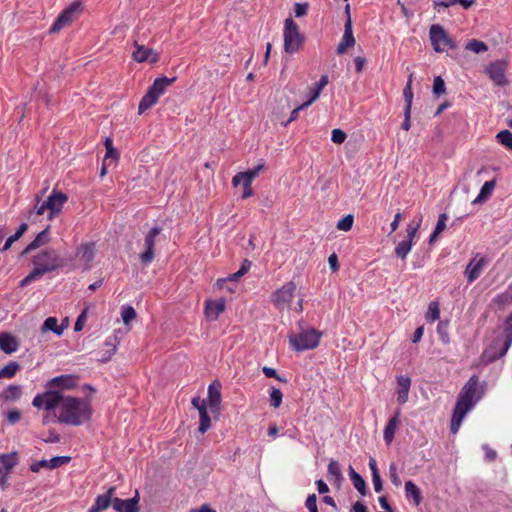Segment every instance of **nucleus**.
I'll return each instance as SVG.
<instances>
[{
    "mask_svg": "<svg viewBox=\"0 0 512 512\" xmlns=\"http://www.w3.org/2000/svg\"><path fill=\"white\" fill-rule=\"evenodd\" d=\"M32 405L46 411H52L60 406L58 422L71 426H80L89 421L92 416V407L87 399L64 396L56 390H47L37 394Z\"/></svg>",
    "mask_w": 512,
    "mask_h": 512,
    "instance_id": "obj_1",
    "label": "nucleus"
},
{
    "mask_svg": "<svg viewBox=\"0 0 512 512\" xmlns=\"http://www.w3.org/2000/svg\"><path fill=\"white\" fill-rule=\"evenodd\" d=\"M34 270L41 278L44 274L50 273L62 266L59 254L53 248H47L35 255L32 259Z\"/></svg>",
    "mask_w": 512,
    "mask_h": 512,
    "instance_id": "obj_2",
    "label": "nucleus"
},
{
    "mask_svg": "<svg viewBox=\"0 0 512 512\" xmlns=\"http://www.w3.org/2000/svg\"><path fill=\"white\" fill-rule=\"evenodd\" d=\"M284 49L289 54L296 53L303 45L304 36L300 33L296 22L290 17L284 25Z\"/></svg>",
    "mask_w": 512,
    "mask_h": 512,
    "instance_id": "obj_3",
    "label": "nucleus"
},
{
    "mask_svg": "<svg viewBox=\"0 0 512 512\" xmlns=\"http://www.w3.org/2000/svg\"><path fill=\"white\" fill-rule=\"evenodd\" d=\"M321 333L315 329L302 331L289 337V343L294 350L302 352L318 346Z\"/></svg>",
    "mask_w": 512,
    "mask_h": 512,
    "instance_id": "obj_4",
    "label": "nucleus"
},
{
    "mask_svg": "<svg viewBox=\"0 0 512 512\" xmlns=\"http://www.w3.org/2000/svg\"><path fill=\"white\" fill-rule=\"evenodd\" d=\"M82 4L80 1L72 2L67 8H65L59 16L56 18L55 22L49 29L50 34H55L70 25L81 13Z\"/></svg>",
    "mask_w": 512,
    "mask_h": 512,
    "instance_id": "obj_5",
    "label": "nucleus"
},
{
    "mask_svg": "<svg viewBox=\"0 0 512 512\" xmlns=\"http://www.w3.org/2000/svg\"><path fill=\"white\" fill-rule=\"evenodd\" d=\"M431 44L436 52H443L445 47L455 48V41L448 35L445 29L439 24L431 25L429 29Z\"/></svg>",
    "mask_w": 512,
    "mask_h": 512,
    "instance_id": "obj_6",
    "label": "nucleus"
},
{
    "mask_svg": "<svg viewBox=\"0 0 512 512\" xmlns=\"http://www.w3.org/2000/svg\"><path fill=\"white\" fill-rule=\"evenodd\" d=\"M512 345V321L508 317L506 319V328L504 331V338L497 339L493 342L490 349H497V352L493 355H489V351H486V355L489 361H495L497 358L504 356Z\"/></svg>",
    "mask_w": 512,
    "mask_h": 512,
    "instance_id": "obj_7",
    "label": "nucleus"
},
{
    "mask_svg": "<svg viewBox=\"0 0 512 512\" xmlns=\"http://www.w3.org/2000/svg\"><path fill=\"white\" fill-rule=\"evenodd\" d=\"M162 229L159 226H154L145 235L144 248L145 250L139 254L141 264L146 267L150 265L155 257V242L156 237L160 235Z\"/></svg>",
    "mask_w": 512,
    "mask_h": 512,
    "instance_id": "obj_8",
    "label": "nucleus"
},
{
    "mask_svg": "<svg viewBox=\"0 0 512 512\" xmlns=\"http://www.w3.org/2000/svg\"><path fill=\"white\" fill-rule=\"evenodd\" d=\"M67 201V194L57 189H53L45 200V207L48 208V219L52 220L56 215H58Z\"/></svg>",
    "mask_w": 512,
    "mask_h": 512,
    "instance_id": "obj_9",
    "label": "nucleus"
},
{
    "mask_svg": "<svg viewBox=\"0 0 512 512\" xmlns=\"http://www.w3.org/2000/svg\"><path fill=\"white\" fill-rule=\"evenodd\" d=\"M478 256L479 253H477L473 258L470 259L464 271V274L467 278V282L469 284L475 282L489 264V259L487 257L483 256L477 259Z\"/></svg>",
    "mask_w": 512,
    "mask_h": 512,
    "instance_id": "obj_10",
    "label": "nucleus"
},
{
    "mask_svg": "<svg viewBox=\"0 0 512 512\" xmlns=\"http://www.w3.org/2000/svg\"><path fill=\"white\" fill-rule=\"evenodd\" d=\"M295 289L296 285L292 281L284 284L272 294V302L278 309H284L291 302Z\"/></svg>",
    "mask_w": 512,
    "mask_h": 512,
    "instance_id": "obj_11",
    "label": "nucleus"
},
{
    "mask_svg": "<svg viewBox=\"0 0 512 512\" xmlns=\"http://www.w3.org/2000/svg\"><path fill=\"white\" fill-rule=\"evenodd\" d=\"M345 11L348 15L347 20L344 25V34L342 40L338 44L336 48V53L338 55L344 54L348 48L353 47L355 45V38L353 35L352 21L350 17V6L346 5Z\"/></svg>",
    "mask_w": 512,
    "mask_h": 512,
    "instance_id": "obj_12",
    "label": "nucleus"
},
{
    "mask_svg": "<svg viewBox=\"0 0 512 512\" xmlns=\"http://www.w3.org/2000/svg\"><path fill=\"white\" fill-rule=\"evenodd\" d=\"M139 492L136 490L135 495L130 499H120L114 497L113 509L117 512H139Z\"/></svg>",
    "mask_w": 512,
    "mask_h": 512,
    "instance_id": "obj_13",
    "label": "nucleus"
},
{
    "mask_svg": "<svg viewBox=\"0 0 512 512\" xmlns=\"http://www.w3.org/2000/svg\"><path fill=\"white\" fill-rule=\"evenodd\" d=\"M478 383V376L473 375L472 377H470V379L464 385L457 401L463 404H469V406L473 407L475 404L474 395L476 393Z\"/></svg>",
    "mask_w": 512,
    "mask_h": 512,
    "instance_id": "obj_14",
    "label": "nucleus"
},
{
    "mask_svg": "<svg viewBox=\"0 0 512 512\" xmlns=\"http://www.w3.org/2000/svg\"><path fill=\"white\" fill-rule=\"evenodd\" d=\"M116 492L115 487H110L108 490L96 497L94 504L89 508L87 512H103L110 506L113 507V499Z\"/></svg>",
    "mask_w": 512,
    "mask_h": 512,
    "instance_id": "obj_15",
    "label": "nucleus"
},
{
    "mask_svg": "<svg viewBox=\"0 0 512 512\" xmlns=\"http://www.w3.org/2000/svg\"><path fill=\"white\" fill-rule=\"evenodd\" d=\"M506 63L496 61L486 68V73L497 86H504L508 82L505 77Z\"/></svg>",
    "mask_w": 512,
    "mask_h": 512,
    "instance_id": "obj_16",
    "label": "nucleus"
},
{
    "mask_svg": "<svg viewBox=\"0 0 512 512\" xmlns=\"http://www.w3.org/2000/svg\"><path fill=\"white\" fill-rule=\"evenodd\" d=\"M134 46L135 50L133 51L132 56L135 61L139 63H156L159 61V54L155 50L147 48L144 45H140L136 41L134 43Z\"/></svg>",
    "mask_w": 512,
    "mask_h": 512,
    "instance_id": "obj_17",
    "label": "nucleus"
},
{
    "mask_svg": "<svg viewBox=\"0 0 512 512\" xmlns=\"http://www.w3.org/2000/svg\"><path fill=\"white\" fill-rule=\"evenodd\" d=\"M77 377L73 375H60L49 380L45 387L47 390H53V388L59 387L62 389H73L77 385Z\"/></svg>",
    "mask_w": 512,
    "mask_h": 512,
    "instance_id": "obj_18",
    "label": "nucleus"
},
{
    "mask_svg": "<svg viewBox=\"0 0 512 512\" xmlns=\"http://www.w3.org/2000/svg\"><path fill=\"white\" fill-rule=\"evenodd\" d=\"M471 408L472 407L469 406V404L467 405V404H463L458 401L456 402V405H455V408L453 411V415H452V419H451V424H450L451 433L456 434L458 432L466 413Z\"/></svg>",
    "mask_w": 512,
    "mask_h": 512,
    "instance_id": "obj_19",
    "label": "nucleus"
},
{
    "mask_svg": "<svg viewBox=\"0 0 512 512\" xmlns=\"http://www.w3.org/2000/svg\"><path fill=\"white\" fill-rule=\"evenodd\" d=\"M221 388L222 385L218 380L208 386V404L212 412H218L220 409Z\"/></svg>",
    "mask_w": 512,
    "mask_h": 512,
    "instance_id": "obj_20",
    "label": "nucleus"
},
{
    "mask_svg": "<svg viewBox=\"0 0 512 512\" xmlns=\"http://www.w3.org/2000/svg\"><path fill=\"white\" fill-rule=\"evenodd\" d=\"M226 301L220 298L216 301L207 300L205 302V315L208 320L215 321L219 315L225 310Z\"/></svg>",
    "mask_w": 512,
    "mask_h": 512,
    "instance_id": "obj_21",
    "label": "nucleus"
},
{
    "mask_svg": "<svg viewBox=\"0 0 512 512\" xmlns=\"http://www.w3.org/2000/svg\"><path fill=\"white\" fill-rule=\"evenodd\" d=\"M19 341L17 337L10 333L3 332L0 334V349L6 354H12L18 350Z\"/></svg>",
    "mask_w": 512,
    "mask_h": 512,
    "instance_id": "obj_22",
    "label": "nucleus"
},
{
    "mask_svg": "<svg viewBox=\"0 0 512 512\" xmlns=\"http://www.w3.org/2000/svg\"><path fill=\"white\" fill-rule=\"evenodd\" d=\"M76 255L81 261L85 263V269H89L90 263L93 261L95 255V243L89 242L82 244L77 249Z\"/></svg>",
    "mask_w": 512,
    "mask_h": 512,
    "instance_id": "obj_23",
    "label": "nucleus"
},
{
    "mask_svg": "<svg viewBox=\"0 0 512 512\" xmlns=\"http://www.w3.org/2000/svg\"><path fill=\"white\" fill-rule=\"evenodd\" d=\"M400 410H397L395 414L389 419L383 433L384 441L387 445H390L394 439L395 431L399 425Z\"/></svg>",
    "mask_w": 512,
    "mask_h": 512,
    "instance_id": "obj_24",
    "label": "nucleus"
},
{
    "mask_svg": "<svg viewBox=\"0 0 512 512\" xmlns=\"http://www.w3.org/2000/svg\"><path fill=\"white\" fill-rule=\"evenodd\" d=\"M18 464L16 452L0 455V474L10 473V471Z\"/></svg>",
    "mask_w": 512,
    "mask_h": 512,
    "instance_id": "obj_25",
    "label": "nucleus"
},
{
    "mask_svg": "<svg viewBox=\"0 0 512 512\" xmlns=\"http://www.w3.org/2000/svg\"><path fill=\"white\" fill-rule=\"evenodd\" d=\"M176 81V77L168 78L166 76H162L156 78L153 84L150 86V89L155 92V94L160 97L166 91V89L172 85Z\"/></svg>",
    "mask_w": 512,
    "mask_h": 512,
    "instance_id": "obj_26",
    "label": "nucleus"
},
{
    "mask_svg": "<svg viewBox=\"0 0 512 512\" xmlns=\"http://www.w3.org/2000/svg\"><path fill=\"white\" fill-rule=\"evenodd\" d=\"M158 99H159V97L149 87L148 91L142 97V99L139 103V107H138L139 114L144 113L146 110H148L152 106H154L157 103Z\"/></svg>",
    "mask_w": 512,
    "mask_h": 512,
    "instance_id": "obj_27",
    "label": "nucleus"
},
{
    "mask_svg": "<svg viewBox=\"0 0 512 512\" xmlns=\"http://www.w3.org/2000/svg\"><path fill=\"white\" fill-rule=\"evenodd\" d=\"M349 476L355 487V489L362 495L365 496L367 493L366 482L363 477L357 473L352 466L349 467Z\"/></svg>",
    "mask_w": 512,
    "mask_h": 512,
    "instance_id": "obj_28",
    "label": "nucleus"
},
{
    "mask_svg": "<svg viewBox=\"0 0 512 512\" xmlns=\"http://www.w3.org/2000/svg\"><path fill=\"white\" fill-rule=\"evenodd\" d=\"M327 473H328V479L331 480V478L334 479V483L339 487L341 485V482L343 480V475L340 469L339 463L331 459L328 467H327Z\"/></svg>",
    "mask_w": 512,
    "mask_h": 512,
    "instance_id": "obj_29",
    "label": "nucleus"
},
{
    "mask_svg": "<svg viewBox=\"0 0 512 512\" xmlns=\"http://www.w3.org/2000/svg\"><path fill=\"white\" fill-rule=\"evenodd\" d=\"M329 78L327 75H322L320 80L316 83H314L313 87L311 88V96L306 101V105H311L314 101H316L319 98V95L322 91V89L328 84Z\"/></svg>",
    "mask_w": 512,
    "mask_h": 512,
    "instance_id": "obj_30",
    "label": "nucleus"
},
{
    "mask_svg": "<svg viewBox=\"0 0 512 512\" xmlns=\"http://www.w3.org/2000/svg\"><path fill=\"white\" fill-rule=\"evenodd\" d=\"M495 188V181H486L483 186L480 189V193L478 196L473 200L472 204H479L484 201H486L490 195L492 194L493 190Z\"/></svg>",
    "mask_w": 512,
    "mask_h": 512,
    "instance_id": "obj_31",
    "label": "nucleus"
},
{
    "mask_svg": "<svg viewBox=\"0 0 512 512\" xmlns=\"http://www.w3.org/2000/svg\"><path fill=\"white\" fill-rule=\"evenodd\" d=\"M406 497L413 499L415 505H419L422 501L421 491L418 486L411 480L405 483Z\"/></svg>",
    "mask_w": 512,
    "mask_h": 512,
    "instance_id": "obj_32",
    "label": "nucleus"
},
{
    "mask_svg": "<svg viewBox=\"0 0 512 512\" xmlns=\"http://www.w3.org/2000/svg\"><path fill=\"white\" fill-rule=\"evenodd\" d=\"M42 332L52 331L56 335L60 336L63 333L64 327L58 325V320L55 317H48L45 319L41 326Z\"/></svg>",
    "mask_w": 512,
    "mask_h": 512,
    "instance_id": "obj_33",
    "label": "nucleus"
},
{
    "mask_svg": "<svg viewBox=\"0 0 512 512\" xmlns=\"http://www.w3.org/2000/svg\"><path fill=\"white\" fill-rule=\"evenodd\" d=\"M447 220L448 215L446 213H442L439 215L435 229L429 237V244H433L437 240L438 236L446 229Z\"/></svg>",
    "mask_w": 512,
    "mask_h": 512,
    "instance_id": "obj_34",
    "label": "nucleus"
},
{
    "mask_svg": "<svg viewBox=\"0 0 512 512\" xmlns=\"http://www.w3.org/2000/svg\"><path fill=\"white\" fill-rule=\"evenodd\" d=\"M27 229H28V225L26 223H22L18 227L17 231L13 235H11L10 237L7 238L4 246L0 249V251L5 252L8 249H10L12 244L15 243L16 241H18L23 236V234L27 231Z\"/></svg>",
    "mask_w": 512,
    "mask_h": 512,
    "instance_id": "obj_35",
    "label": "nucleus"
},
{
    "mask_svg": "<svg viewBox=\"0 0 512 512\" xmlns=\"http://www.w3.org/2000/svg\"><path fill=\"white\" fill-rule=\"evenodd\" d=\"M22 395V388L19 385H9L1 394L5 400H18Z\"/></svg>",
    "mask_w": 512,
    "mask_h": 512,
    "instance_id": "obj_36",
    "label": "nucleus"
},
{
    "mask_svg": "<svg viewBox=\"0 0 512 512\" xmlns=\"http://www.w3.org/2000/svg\"><path fill=\"white\" fill-rule=\"evenodd\" d=\"M20 368L21 366L17 362L10 361L2 369H0V379L14 377L15 374L20 370Z\"/></svg>",
    "mask_w": 512,
    "mask_h": 512,
    "instance_id": "obj_37",
    "label": "nucleus"
},
{
    "mask_svg": "<svg viewBox=\"0 0 512 512\" xmlns=\"http://www.w3.org/2000/svg\"><path fill=\"white\" fill-rule=\"evenodd\" d=\"M49 229L50 226L48 225L44 230L38 233L35 239L30 243V248H38L47 244L50 241Z\"/></svg>",
    "mask_w": 512,
    "mask_h": 512,
    "instance_id": "obj_38",
    "label": "nucleus"
},
{
    "mask_svg": "<svg viewBox=\"0 0 512 512\" xmlns=\"http://www.w3.org/2000/svg\"><path fill=\"white\" fill-rule=\"evenodd\" d=\"M498 143L503 145L508 150L512 151V132L510 130H501L496 134Z\"/></svg>",
    "mask_w": 512,
    "mask_h": 512,
    "instance_id": "obj_39",
    "label": "nucleus"
},
{
    "mask_svg": "<svg viewBox=\"0 0 512 512\" xmlns=\"http://www.w3.org/2000/svg\"><path fill=\"white\" fill-rule=\"evenodd\" d=\"M264 168L265 163L261 161L256 167L241 172V175L244 176V181H246V183H252V181L260 174V172L264 170Z\"/></svg>",
    "mask_w": 512,
    "mask_h": 512,
    "instance_id": "obj_40",
    "label": "nucleus"
},
{
    "mask_svg": "<svg viewBox=\"0 0 512 512\" xmlns=\"http://www.w3.org/2000/svg\"><path fill=\"white\" fill-rule=\"evenodd\" d=\"M412 245L413 243L411 240H403L398 243V245L395 247L396 256L404 260L408 253L411 251Z\"/></svg>",
    "mask_w": 512,
    "mask_h": 512,
    "instance_id": "obj_41",
    "label": "nucleus"
},
{
    "mask_svg": "<svg viewBox=\"0 0 512 512\" xmlns=\"http://www.w3.org/2000/svg\"><path fill=\"white\" fill-rule=\"evenodd\" d=\"M412 77L413 75L410 74L409 79L407 81V84L403 90V96L405 100V107L404 109L411 110L412 107V101H413V92H412Z\"/></svg>",
    "mask_w": 512,
    "mask_h": 512,
    "instance_id": "obj_42",
    "label": "nucleus"
},
{
    "mask_svg": "<svg viewBox=\"0 0 512 512\" xmlns=\"http://www.w3.org/2000/svg\"><path fill=\"white\" fill-rule=\"evenodd\" d=\"M200 424H199V432L204 434L211 426V419L208 415L207 408L200 409Z\"/></svg>",
    "mask_w": 512,
    "mask_h": 512,
    "instance_id": "obj_43",
    "label": "nucleus"
},
{
    "mask_svg": "<svg viewBox=\"0 0 512 512\" xmlns=\"http://www.w3.org/2000/svg\"><path fill=\"white\" fill-rule=\"evenodd\" d=\"M466 49L479 54L486 52L488 50V46L480 40L472 39L466 44Z\"/></svg>",
    "mask_w": 512,
    "mask_h": 512,
    "instance_id": "obj_44",
    "label": "nucleus"
},
{
    "mask_svg": "<svg viewBox=\"0 0 512 512\" xmlns=\"http://www.w3.org/2000/svg\"><path fill=\"white\" fill-rule=\"evenodd\" d=\"M437 334L442 343L449 344L450 337H449V333H448V322L447 321H440L438 323Z\"/></svg>",
    "mask_w": 512,
    "mask_h": 512,
    "instance_id": "obj_45",
    "label": "nucleus"
},
{
    "mask_svg": "<svg viewBox=\"0 0 512 512\" xmlns=\"http://www.w3.org/2000/svg\"><path fill=\"white\" fill-rule=\"evenodd\" d=\"M283 393L280 389L271 387L270 391V405L274 408H278L282 404Z\"/></svg>",
    "mask_w": 512,
    "mask_h": 512,
    "instance_id": "obj_46",
    "label": "nucleus"
},
{
    "mask_svg": "<svg viewBox=\"0 0 512 512\" xmlns=\"http://www.w3.org/2000/svg\"><path fill=\"white\" fill-rule=\"evenodd\" d=\"M432 91L436 97H439L441 94L445 93L446 86H445V82L441 76H437L434 78Z\"/></svg>",
    "mask_w": 512,
    "mask_h": 512,
    "instance_id": "obj_47",
    "label": "nucleus"
},
{
    "mask_svg": "<svg viewBox=\"0 0 512 512\" xmlns=\"http://www.w3.org/2000/svg\"><path fill=\"white\" fill-rule=\"evenodd\" d=\"M440 317V309H439V305L437 302H431L429 304V309H428V313L426 315V318L428 321H436L438 320Z\"/></svg>",
    "mask_w": 512,
    "mask_h": 512,
    "instance_id": "obj_48",
    "label": "nucleus"
},
{
    "mask_svg": "<svg viewBox=\"0 0 512 512\" xmlns=\"http://www.w3.org/2000/svg\"><path fill=\"white\" fill-rule=\"evenodd\" d=\"M353 222L354 217L353 215L349 214L338 221L337 228L341 231H349L353 226Z\"/></svg>",
    "mask_w": 512,
    "mask_h": 512,
    "instance_id": "obj_49",
    "label": "nucleus"
},
{
    "mask_svg": "<svg viewBox=\"0 0 512 512\" xmlns=\"http://www.w3.org/2000/svg\"><path fill=\"white\" fill-rule=\"evenodd\" d=\"M71 458L69 456H56L48 460L49 469H55L62 465L69 463Z\"/></svg>",
    "mask_w": 512,
    "mask_h": 512,
    "instance_id": "obj_50",
    "label": "nucleus"
},
{
    "mask_svg": "<svg viewBox=\"0 0 512 512\" xmlns=\"http://www.w3.org/2000/svg\"><path fill=\"white\" fill-rule=\"evenodd\" d=\"M122 320L125 324H128L131 320L135 319L136 311L132 306H124L121 312Z\"/></svg>",
    "mask_w": 512,
    "mask_h": 512,
    "instance_id": "obj_51",
    "label": "nucleus"
},
{
    "mask_svg": "<svg viewBox=\"0 0 512 512\" xmlns=\"http://www.w3.org/2000/svg\"><path fill=\"white\" fill-rule=\"evenodd\" d=\"M104 144L106 147L105 160H107L108 158L117 159L119 154L117 150L113 147L112 140L110 138H106Z\"/></svg>",
    "mask_w": 512,
    "mask_h": 512,
    "instance_id": "obj_52",
    "label": "nucleus"
},
{
    "mask_svg": "<svg viewBox=\"0 0 512 512\" xmlns=\"http://www.w3.org/2000/svg\"><path fill=\"white\" fill-rule=\"evenodd\" d=\"M346 137V133L343 130L339 128H335L332 130L331 140L335 144H342L345 141Z\"/></svg>",
    "mask_w": 512,
    "mask_h": 512,
    "instance_id": "obj_53",
    "label": "nucleus"
},
{
    "mask_svg": "<svg viewBox=\"0 0 512 512\" xmlns=\"http://www.w3.org/2000/svg\"><path fill=\"white\" fill-rule=\"evenodd\" d=\"M305 506L309 512H319L317 507V497L314 493L308 495L305 501Z\"/></svg>",
    "mask_w": 512,
    "mask_h": 512,
    "instance_id": "obj_54",
    "label": "nucleus"
},
{
    "mask_svg": "<svg viewBox=\"0 0 512 512\" xmlns=\"http://www.w3.org/2000/svg\"><path fill=\"white\" fill-rule=\"evenodd\" d=\"M6 419L10 425H14L20 421L21 412L18 409L9 410L6 415Z\"/></svg>",
    "mask_w": 512,
    "mask_h": 512,
    "instance_id": "obj_55",
    "label": "nucleus"
},
{
    "mask_svg": "<svg viewBox=\"0 0 512 512\" xmlns=\"http://www.w3.org/2000/svg\"><path fill=\"white\" fill-rule=\"evenodd\" d=\"M87 320V310H83L80 315L77 317L76 322L74 324V331L79 332L83 329Z\"/></svg>",
    "mask_w": 512,
    "mask_h": 512,
    "instance_id": "obj_56",
    "label": "nucleus"
},
{
    "mask_svg": "<svg viewBox=\"0 0 512 512\" xmlns=\"http://www.w3.org/2000/svg\"><path fill=\"white\" fill-rule=\"evenodd\" d=\"M389 477H390L391 482L395 486L401 485V480L397 473V467H396L395 463H391L389 466Z\"/></svg>",
    "mask_w": 512,
    "mask_h": 512,
    "instance_id": "obj_57",
    "label": "nucleus"
},
{
    "mask_svg": "<svg viewBox=\"0 0 512 512\" xmlns=\"http://www.w3.org/2000/svg\"><path fill=\"white\" fill-rule=\"evenodd\" d=\"M397 384L400 387V390L402 392H409L410 385H411V379L407 376H398L397 377Z\"/></svg>",
    "mask_w": 512,
    "mask_h": 512,
    "instance_id": "obj_58",
    "label": "nucleus"
},
{
    "mask_svg": "<svg viewBox=\"0 0 512 512\" xmlns=\"http://www.w3.org/2000/svg\"><path fill=\"white\" fill-rule=\"evenodd\" d=\"M38 279H40V277L38 276V273L35 272L34 270H32L25 278H23L20 281L19 287L24 288V287L28 286L30 283H32L33 281H36Z\"/></svg>",
    "mask_w": 512,
    "mask_h": 512,
    "instance_id": "obj_59",
    "label": "nucleus"
},
{
    "mask_svg": "<svg viewBox=\"0 0 512 512\" xmlns=\"http://www.w3.org/2000/svg\"><path fill=\"white\" fill-rule=\"evenodd\" d=\"M308 3H296L294 6V13L296 17H303L308 12Z\"/></svg>",
    "mask_w": 512,
    "mask_h": 512,
    "instance_id": "obj_60",
    "label": "nucleus"
},
{
    "mask_svg": "<svg viewBox=\"0 0 512 512\" xmlns=\"http://www.w3.org/2000/svg\"><path fill=\"white\" fill-rule=\"evenodd\" d=\"M262 371H263L264 375L268 378H276L277 380H279L281 382L287 381L286 379L280 377L274 368L265 366L262 368Z\"/></svg>",
    "mask_w": 512,
    "mask_h": 512,
    "instance_id": "obj_61",
    "label": "nucleus"
},
{
    "mask_svg": "<svg viewBox=\"0 0 512 512\" xmlns=\"http://www.w3.org/2000/svg\"><path fill=\"white\" fill-rule=\"evenodd\" d=\"M105 345L109 347V350L107 351V355H103L101 357L102 362L108 361L111 358V356L116 352V345L112 342L111 339H107Z\"/></svg>",
    "mask_w": 512,
    "mask_h": 512,
    "instance_id": "obj_62",
    "label": "nucleus"
},
{
    "mask_svg": "<svg viewBox=\"0 0 512 512\" xmlns=\"http://www.w3.org/2000/svg\"><path fill=\"white\" fill-rule=\"evenodd\" d=\"M241 277H243V274H241L239 271L233 273V274H230L228 276V278H225V279H218L217 280V285L219 288H222L224 283H226L227 281H233V282H236L238 281Z\"/></svg>",
    "mask_w": 512,
    "mask_h": 512,
    "instance_id": "obj_63",
    "label": "nucleus"
},
{
    "mask_svg": "<svg viewBox=\"0 0 512 512\" xmlns=\"http://www.w3.org/2000/svg\"><path fill=\"white\" fill-rule=\"evenodd\" d=\"M41 468H48L49 469V463L48 460H39L35 461L30 465V470L32 472H39Z\"/></svg>",
    "mask_w": 512,
    "mask_h": 512,
    "instance_id": "obj_64",
    "label": "nucleus"
}]
</instances>
